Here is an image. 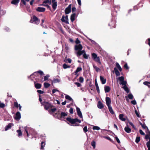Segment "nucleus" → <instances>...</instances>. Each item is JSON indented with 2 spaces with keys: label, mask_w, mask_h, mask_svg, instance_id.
I'll return each instance as SVG.
<instances>
[{
  "label": "nucleus",
  "mask_w": 150,
  "mask_h": 150,
  "mask_svg": "<svg viewBox=\"0 0 150 150\" xmlns=\"http://www.w3.org/2000/svg\"><path fill=\"white\" fill-rule=\"evenodd\" d=\"M116 67L117 68L119 69L120 71H121L122 70V69L121 68L119 64V63L117 62H116Z\"/></svg>",
  "instance_id": "c85d7f7f"
},
{
  "label": "nucleus",
  "mask_w": 150,
  "mask_h": 150,
  "mask_svg": "<svg viewBox=\"0 0 150 150\" xmlns=\"http://www.w3.org/2000/svg\"><path fill=\"white\" fill-rule=\"evenodd\" d=\"M63 68L64 69H66L68 68H69L70 67L69 66L65 64H64L63 65Z\"/></svg>",
  "instance_id": "f704fd0d"
},
{
  "label": "nucleus",
  "mask_w": 150,
  "mask_h": 150,
  "mask_svg": "<svg viewBox=\"0 0 150 150\" xmlns=\"http://www.w3.org/2000/svg\"><path fill=\"white\" fill-rule=\"evenodd\" d=\"M108 107V109L109 110L110 112L112 114H114V112L113 111V110L111 106H110Z\"/></svg>",
  "instance_id": "393cba45"
},
{
  "label": "nucleus",
  "mask_w": 150,
  "mask_h": 150,
  "mask_svg": "<svg viewBox=\"0 0 150 150\" xmlns=\"http://www.w3.org/2000/svg\"><path fill=\"white\" fill-rule=\"evenodd\" d=\"M61 79L60 77L58 76H57L55 78H54L52 81V83H57L60 82Z\"/></svg>",
  "instance_id": "0eeeda50"
},
{
  "label": "nucleus",
  "mask_w": 150,
  "mask_h": 150,
  "mask_svg": "<svg viewBox=\"0 0 150 150\" xmlns=\"http://www.w3.org/2000/svg\"><path fill=\"white\" fill-rule=\"evenodd\" d=\"M76 10V8L75 7H73L72 8V12H74Z\"/></svg>",
  "instance_id": "69168bd1"
},
{
  "label": "nucleus",
  "mask_w": 150,
  "mask_h": 150,
  "mask_svg": "<svg viewBox=\"0 0 150 150\" xmlns=\"http://www.w3.org/2000/svg\"><path fill=\"white\" fill-rule=\"evenodd\" d=\"M140 140V138L139 137H137L136 138V140H135V142L138 143Z\"/></svg>",
  "instance_id": "a19ab883"
},
{
  "label": "nucleus",
  "mask_w": 150,
  "mask_h": 150,
  "mask_svg": "<svg viewBox=\"0 0 150 150\" xmlns=\"http://www.w3.org/2000/svg\"><path fill=\"white\" fill-rule=\"evenodd\" d=\"M106 102V104L108 106H111L110 105V104L111 103V101L110 98L108 97H107L105 99Z\"/></svg>",
  "instance_id": "f8f14e48"
},
{
  "label": "nucleus",
  "mask_w": 150,
  "mask_h": 150,
  "mask_svg": "<svg viewBox=\"0 0 150 150\" xmlns=\"http://www.w3.org/2000/svg\"><path fill=\"white\" fill-rule=\"evenodd\" d=\"M75 42L76 44H78L80 43V41L78 39V38H77L76 39V40L75 41Z\"/></svg>",
  "instance_id": "bf43d9fd"
},
{
  "label": "nucleus",
  "mask_w": 150,
  "mask_h": 150,
  "mask_svg": "<svg viewBox=\"0 0 150 150\" xmlns=\"http://www.w3.org/2000/svg\"><path fill=\"white\" fill-rule=\"evenodd\" d=\"M125 131L128 133H130L131 132V129L128 127H125Z\"/></svg>",
  "instance_id": "5701e85b"
},
{
  "label": "nucleus",
  "mask_w": 150,
  "mask_h": 150,
  "mask_svg": "<svg viewBox=\"0 0 150 150\" xmlns=\"http://www.w3.org/2000/svg\"><path fill=\"white\" fill-rule=\"evenodd\" d=\"M67 61H68V62L69 63H71V59H70L68 58L67 59Z\"/></svg>",
  "instance_id": "774afa93"
},
{
  "label": "nucleus",
  "mask_w": 150,
  "mask_h": 150,
  "mask_svg": "<svg viewBox=\"0 0 150 150\" xmlns=\"http://www.w3.org/2000/svg\"><path fill=\"white\" fill-rule=\"evenodd\" d=\"M147 134H146L145 136V138L146 139H148L149 138H150V132L149 131L146 132Z\"/></svg>",
  "instance_id": "b1692460"
},
{
  "label": "nucleus",
  "mask_w": 150,
  "mask_h": 150,
  "mask_svg": "<svg viewBox=\"0 0 150 150\" xmlns=\"http://www.w3.org/2000/svg\"><path fill=\"white\" fill-rule=\"evenodd\" d=\"M51 1L52 3V6L54 10L56 9L57 6V2L56 1V0H51Z\"/></svg>",
  "instance_id": "6e6552de"
},
{
  "label": "nucleus",
  "mask_w": 150,
  "mask_h": 150,
  "mask_svg": "<svg viewBox=\"0 0 150 150\" xmlns=\"http://www.w3.org/2000/svg\"><path fill=\"white\" fill-rule=\"evenodd\" d=\"M44 143L43 142H42L41 143V149H43L44 147L45 146V144H44Z\"/></svg>",
  "instance_id": "c03bdc74"
},
{
  "label": "nucleus",
  "mask_w": 150,
  "mask_h": 150,
  "mask_svg": "<svg viewBox=\"0 0 150 150\" xmlns=\"http://www.w3.org/2000/svg\"><path fill=\"white\" fill-rule=\"evenodd\" d=\"M143 84L149 87H150V83L147 81H145L144 82Z\"/></svg>",
  "instance_id": "e433bc0d"
},
{
  "label": "nucleus",
  "mask_w": 150,
  "mask_h": 150,
  "mask_svg": "<svg viewBox=\"0 0 150 150\" xmlns=\"http://www.w3.org/2000/svg\"><path fill=\"white\" fill-rule=\"evenodd\" d=\"M140 124L142 125L143 128L144 129H147V131H149L147 127L145 124H142L141 123H140Z\"/></svg>",
  "instance_id": "cd10ccee"
},
{
  "label": "nucleus",
  "mask_w": 150,
  "mask_h": 150,
  "mask_svg": "<svg viewBox=\"0 0 150 150\" xmlns=\"http://www.w3.org/2000/svg\"><path fill=\"white\" fill-rule=\"evenodd\" d=\"M124 67L127 69H129V67L128 66L127 63H126L125 64V65L124 66Z\"/></svg>",
  "instance_id": "680f3d73"
},
{
  "label": "nucleus",
  "mask_w": 150,
  "mask_h": 150,
  "mask_svg": "<svg viewBox=\"0 0 150 150\" xmlns=\"http://www.w3.org/2000/svg\"><path fill=\"white\" fill-rule=\"evenodd\" d=\"M131 103L133 105H136L137 104V102L135 100H133L131 101Z\"/></svg>",
  "instance_id": "5fc2aeb1"
},
{
  "label": "nucleus",
  "mask_w": 150,
  "mask_h": 150,
  "mask_svg": "<svg viewBox=\"0 0 150 150\" xmlns=\"http://www.w3.org/2000/svg\"><path fill=\"white\" fill-rule=\"evenodd\" d=\"M71 5L69 4L65 10V13L66 14L69 13L71 11Z\"/></svg>",
  "instance_id": "1a4fd4ad"
},
{
  "label": "nucleus",
  "mask_w": 150,
  "mask_h": 150,
  "mask_svg": "<svg viewBox=\"0 0 150 150\" xmlns=\"http://www.w3.org/2000/svg\"><path fill=\"white\" fill-rule=\"evenodd\" d=\"M5 106V105L3 103H0V107L1 108H3Z\"/></svg>",
  "instance_id": "3c124183"
},
{
  "label": "nucleus",
  "mask_w": 150,
  "mask_h": 150,
  "mask_svg": "<svg viewBox=\"0 0 150 150\" xmlns=\"http://www.w3.org/2000/svg\"><path fill=\"white\" fill-rule=\"evenodd\" d=\"M67 114L65 112H62L61 113V116L62 117H64L65 116H67Z\"/></svg>",
  "instance_id": "473e14b6"
},
{
  "label": "nucleus",
  "mask_w": 150,
  "mask_h": 150,
  "mask_svg": "<svg viewBox=\"0 0 150 150\" xmlns=\"http://www.w3.org/2000/svg\"><path fill=\"white\" fill-rule=\"evenodd\" d=\"M30 0H21V2L24 5H26V2H29Z\"/></svg>",
  "instance_id": "c756f323"
},
{
  "label": "nucleus",
  "mask_w": 150,
  "mask_h": 150,
  "mask_svg": "<svg viewBox=\"0 0 150 150\" xmlns=\"http://www.w3.org/2000/svg\"><path fill=\"white\" fill-rule=\"evenodd\" d=\"M14 106L17 108H18L19 107V105L17 102H15L14 103Z\"/></svg>",
  "instance_id": "a18cd8bd"
},
{
  "label": "nucleus",
  "mask_w": 150,
  "mask_h": 150,
  "mask_svg": "<svg viewBox=\"0 0 150 150\" xmlns=\"http://www.w3.org/2000/svg\"><path fill=\"white\" fill-rule=\"evenodd\" d=\"M49 76H50L48 75H47L46 76H45L44 77V81L47 80L48 79V78Z\"/></svg>",
  "instance_id": "49530a36"
},
{
  "label": "nucleus",
  "mask_w": 150,
  "mask_h": 150,
  "mask_svg": "<svg viewBox=\"0 0 150 150\" xmlns=\"http://www.w3.org/2000/svg\"><path fill=\"white\" fill-rule=\"evenodd\" d=\"M21 117V114L19 112H17L16 115L15 119L16 120H19Z\"/></svg>",
  "instance_id": "ddd939ff"
},
{
  "label": "nucleus",
  "mask_w": 150,
  "mask_h": 150,
  "mask_svg": "<svg viewBox=\"0 0 150 150\" xmlns=\"http://www.w3.org/2000/svg\"><path fill=\"white\" fill-rule=\"evenodd\" d=\"M82 54H83V56L84 58L86 59H88L89 55L86 54V52L84 50H82L81 52H77L76 53V55L79 58L80 56Z\"/></svg>",
  "instance_id": "f03ea898"
},
{
  "label": "nucleus",
  "mask_w": 150,
  "mask_h": 150,
  "mask_svg": "<svg viewBox=\"0 0 150 150\" xmlns=\"http://www.w3.org/2000/svg\"><path fill=\"white\" fill-rule=\"evenodd\" d=\"M115 74L116 76H119L120 75V72L118 71H117L115 73Z\"/></svg>",
  "instance_id": "338daca9"
},
{
  "label": "nucleus",
  "mask_w": 150,
  "mask_h": 150,
  "mask_svg": "<svg viewBox=\"0 0 150 150\" xmlns=\"http://www.w3.org/2000/svg\"><path fill=\"white\" fill-rule=\"evenodd\" d=\"M67 120L72 124H74L76 122H78L79 123L81 122V120L77 118L73 119L70 117H67Z\"/></svg>",
  "instance_id": "39448f33"
},
{
  "label": "nucleus",
  "mask_w": 150,
  "mask_h": 150,
  "mask_svg": "<svg viewBox=\"0 0 150 150\" xmlns=\"http://www.w3.org/2000/svg\"><path fill=\"white\" fill-rule=\"evenodd\" d=\"M92 56L93 59L95 61L100 63V61L99 57H98L97 54L95 53H93L92 54Z\"/></svg>",
  "instance_id": "423d86ee"
},
{
  "label": "nucleus",
  "mask_w": 150,
  "mask_h": 150,
  "mask_svg": "<svg viewBox=\"0 0 150 150\" xmlns=\"http://www.w3.org/2000/svg\"><path fill=\"white\" fill-rule=\"evenodd\" d=\"M44 106V108L47 110L49 108L52 107V106L51 104L47 101H44L41 103Z\"/></svg>",
  "instance_id": "20e7f679"
},
{
  "label": "nucleus",
  "mask_w": 150,
  "mask_h": 150,
  "mask_svg": "<svg viewBox=\"0 0 150 150\" xmlns=\"http://www.w3.org/2000/svg\"><path fill=\"white\" fill-rule=\"evenodd\" d=\"M135 112L137 116L138 117H140V115L136 110H135Z\"/></svg>",
  "instance_id": "37998d69"
},
{
  "label": "nucleus",
  "mask_w": 150,
  "mask_h": 150,
  "mask_svg": "<svg viewBox=\"0 0 150 150\" xmlns=\"http://www.w3.org/2000/svg\"><path fill=\"white\" fill-rule=\"evenodd\" d=\"M128 97L129 99H133V96L132 94H129L128 95Z\"/></svg>",
  "instance_id": "ea45409f"
},
{
  "label": "nucleus",
  "mask_w": 150,
  "mask_h": 150,
  "mask_svg": "<svg viewBox=\"0 0 150 150\" xmlns=\"http://www.w3.org/2000/svg\"><path fill=\"white\" fill-rule=\"evenodd\" d=\"M83 130L85 132H87L88 130H87V126L84 127L83 128Z\"/></svg>",
  "instance_id": "603ef678"
},
{
  "label": "nucleus",
  "mask_w": 150,
  "mask_h": 150,
  "mask_svg": "<svg viewBox=\"0 0 150 150\" xmlns=\"http://www.w3.org/2000/svg\"><path fill=\"white\" fill-rule=\"evenodd\" d=\"M24 129H25V132H26V133H27V136L28 137V135H29V134H28V131H27V127H24Z\"/></svg>",
  "instance_id": "13d9d810"
},
{
  "label": "nucleus",
  "mask_w": 150,
  "mask_h": 150,
  "mask_svg": "<svg viewBox=\"0 0 150 150\" xmlns=\"http://www.w3.org/2000/svg\"><path fill=\"white\" fill-rule=\"evenodd\" d=\"M41 5L47 6L48 8H49L50 9H51L50 6L48 5L42 4Z\"/></svg>",
  "instance_id": "e2e57ef3"
},
{
  "label": "nucleus",
  "mask_w": 150,
  "mask_h": 150,
  "mask_svg": "<svg viewBox=\"0 0 150 150\" xmlns=\"http://www.w3.org/2000/svg\"><path fill=\"white\" fill-rule=\"evenodd\" d=\"M82 70V69L81 67H78L76 70V71L75 72V74L77 76H78V75L77 74V73L81 71Z\"/></svg>",
  "instance_id": "aec40b11"
},
{
  "label": "nucleus",
  "mask_w": 150,
  "mask_h": 150,
  "mask_svg": "<svg viewBox=\"0 0 150 150\" xmlns=\"http://www.w3.org/2000/svg\"><path fill=\"white\" fill-rule=\"evenodd\" d=\"M17 132L18 133V136H21L22 135V133L21 130L19 129L17 131Z\"/></svg>",
  "instance_id": "2f4dec72"
},
{
  "label": "nucleus",
  "mask_w": 150,
  "mask_h": 150,
  "mask_svg": "<svg viewBox=\"0 0 150 150\" xmlns=\"http://www.w3.org/2000/svg\"><path fill=\"white\" fill-rule=\"evenodd\" d=\"M91 145L93 146V148L95 149L96 147V142L94 141H93L91 143Z\"/></svg>",
  "instance_id": "58836bf2"
},
{
  "label": "nucleus",
  "mask_w": 150,
  "mask_h": 150,
  "mask_svg": "<svg viewBox=\"0 0 150 150\" xmlns=\"http://www.w3.org/2000/svg\"><path fill=\"white\" fill-rule=\"evenodd\" d=\"M83 48V46L81 44L76 45L75 46V53L76 55V53L77 52H81Z\"/></svg>",
  "instance_id": "7ed1b4c3"
},
{
  "label": "nucleus",
  "mask_w": 150,
  "mask_h": 150,
  "mask_svg": "<svg viewBox=\"0 0 150 150\" xmlns=\"http://www.w3.org/2000/svg\"><path fill=\"white\" fill-rule=\"evenodd\" d=\"M118 80L120 81V84L122 86H124L122 87V88L127 92L129 93V90L128 88L127 87L126 84L127 82L126 81H124V78L123 76H121L118 78L117 79Z\"/></svg>",
  "instance_id": "f257e3e1"
},
{
  "label": "nucleus",
  "mask_w": 150,
  "mask_h": 150,
  "mask_svg": "<svg viewBox=\"0 0 150 150\" xmlns=\"http://www.w3.org/2000/svg\"><path fill=\"white\" fill-rule=\"evenodd\" d=\"M35 86L37 89H39L41 88V85L39 83H35Z\"/></svg>",
  "instance_id": "a878e982"
},
{
  "label": "nucleus",
  "mask_w": 150,
  "mask_h": 150,
  "mask_svg": "<svg viewBox=\"0 0 150 150\" xmlns=\"http://www.w3.org/2000/svg\"><path fill=\"white\" fill-rule=\"evenodd\" d=\"M19 0H13L11 1V3L12 4L16 5L18 3Z\"/></svg>",
  "instance_id": "bb28decb"
},
{
  "label": "nucleus",
  "mask_w": 150,
  "mask_h": 150,
  "mask_svg": "<svg viewBox=\"0 0 150 150\" xmlns=\"http://www.w3.org/2000/svg\"><path fill=\"white\" fill-rule=\"evenodd\" d=\"M75 16L76 14L75 13H74L71 15L70 19L72 22H73L75 20Z\"/></svg>",
  "instance_id": "2eb2a0df"
},
{
  "label": "nucleus",
  "mask_w": 150,
  "mask_h": 150,
  "mask_svg": "<svg viewBox=\"0 0 150 150\" xmlns=\"http://www.w3.org/2000/svg\"><path fill=\"white\" fill-rule=\"evenodd\" d=\"M124 115L123 114H120L119 115V118L121 120L125 121L126 120V119L124 117Z\"/></svg>",
  "instance_id": "dca6fc26"
},
{
  "label": "nucleus",
  "mask_w": 150,
  "mask_h": 150,
  "mask_svg": "<svg viewBox=\"0 0 150 150\" xmlns=\"http://www.w3.org/2000/svg\"><path fill=\"white\" fill-rule=\"evenodd\" d=\"M100 79L103 84H104L106 83V79H105L103 76H100Z\"/></svg>",
  "instance_id": "f3484780"
},
{
  "label": "nucleus",
  "mask_w": 150,
  "mask_h": 150,
  "mask_svg": "<svg viewBox=\"0 0 150 150\" xmlns=\"http://www.w3.org/2000/svg\"><path fill=\"white\" fill-rule=\"evenodd\" d=\"M84 79L82 77H80L79 78V81L81 83H82Z\"/></svg>",
  "instance_id": "de8ad7c7"
},
{
  "label": "nucleus",
  "mask_w": 150,
  "mask_h": 150,
  "mask_svg": "<svg viewBox=\"0 0 150 150\" xmlns=\"http://www.w3.org/2000/svg\"><path fill=\"white\" fill-rule=\"evenodd\" d=\"M76 111L78 115L81 118H82V115L80 108L78 107L76 108Z\"/></svg>",
  "instance_id": "9b49d317"
},
{
  "label": "nucleus",
  "mask_w": 150,
  "mask_h": 150,
  "mask_svg": "<svg viewBox=\"0 0 150 150\" xmlns=\"http://www.w3.org/2000/svg\"><path fill=\"white\" fill-rule=\"evenodd\" d=\"M96 89L98 93H100V89L98 86H96Z\"/></svg>",
  "instance_id": "052dcab7"
},
{
  "label": "nucleus",
  "mask_w": 150,
  "mask_h": 150,
  "mask_svg": "<svg viewBox=\"0 0 150 150\" xmlns=\"http://www.w3.org/2000/svg\"><path fill=\"white\" fill-rule=\"evenodd\" d=\"M69 112L71 114L73 113V109L72 108H71L69 109Z\"/></svg>",
  "instance_id": "864d4df0"
},
{
  "label": "nucleus",
  "mask_w": 150,
  "mask_h": 150,
  "mask_svg": "<svg viewBox=\"0 0 150 150\" xmlns=\"http://www.w3.org/2000/svg\"><path fill=\"white\" fill-rule=\"evenodd\" d=\"M45 9L44 8L38 7L36 9V10L39 12H43L45 11Z\"/></svg>",
  "instance_id": "4468645a"
},
{
  "label": "nucleus",
  "mask_w": 150,
  "mask_h": 150,
  "mask_svg": "<svg viewBox=\"0 0 150 150\" xmlns=\"http://www.w3.org/2000/svg\"><path fill=\"white\" fill-rule=\"evenodd\" d=\"M37 92L39 93L42 94L44 93V91L41 90H38Z\"/></svg>",
  "instance_id": "09e8293b"
},
{
  "label": "nucleus",
  "mask_w": 150,
  "mask_h": 150,
  "mask_svg": "<svg viewBox=\"0 0 150 150\" xmlns=\"http://www.w3.org/2000/svg\"><path fill=\"white\" fill-rule=\"evenodd\" d=\"M115 139H116L117 142L118 143H120V141L119 139L117 137H115Z\"/></svg>",
  "instance_id": "0e129e2a"
},
{
  "label": "nucleus",
  "mask_w": 150,
  "mask_h": 150,
  "mask_svg": "<svg viewBox=\"0 0 150 150\" xmlns=\"http://www.w3.org/2000/svg\"><path fill=\"white\" fill-rule=\"evenodd\" d=\"M44 87L45 88H47L49 87H50V85L48 83H44Z\"/></svg>",
  "instance_id": "7c9ffc66"
},
{
  "label": "nucleus",
  "mask_w": 150,
  "mask_h": 150,
  "mask_svg": "<svg viewBox=\"0 0 150 150\" xmlns=\"http://www.w3.org/2000/svg\"><path fill=\"white\" fill-rule=\"evenodd\" d=\"M104 89L105 93H108L110 91V88L109 86H105L104 87Z\"/></svg>",
  "instance_id": "a211bd4d"
},
{
  "label": "nucleus",
  "mask_w": 150,
  "mask_h": 150,
  "mask_svg": "<svg viewBox=\"0 0 150 150\" xmlns=\"http://www.w3.org/2000/svg\"><path fill=\"white\" fill-rule=\"evenodd\" d=\"M13 125L12 124H9L8 125H7L5 127V130L6 131L7 130L9 129L11 127V126H13Z\"/></svg>",
  "instance_id": "4be33fe9"
},
{
  "label": "nucleus",
  "mask_w": 150,
  "mask_h": 150,
  "mask_svg": "<svg viewBox=\"0 0 150 150\" xmlns=\"http://www.w3.org/2000/svg\"><path fill=\"white\" fill-rule=\"evenodd\" d=\"M61 20L62 22H64L66 23L69 24V22L66 20L65 17L64 16H62V18L61 19Z\"/></svg>",
  "instance_id": "412c9836"
},
{
  "label": "nucleus",
  "mask_w": 150,
  "mask_h": 150,
  "mask_svg": "<svg viewBox=\"0 0 150 150\" xmlns=\"http://www.w3.org/2000/svg\"><path fill=\"white\" fill-rule=\"evenodd\" d=\"M74 84L78 87H80L81 86V84L78 82H75Z\"/></svg>",
  "instance_id": "8fccbe9b"
},
{
  "label": "nucleus",
  "mask_w": 150,
  "mask_h": 150,
  "mask_svg": "<svg viewBox=\"0 0 150 150\" xmlns=\"http://www.w3.org/2000/svg\"><path fill=\"white\" fill-rule=\"evenodd\" d=\"M65 98L69 100H72V98L69 95H67L65 96Z\"/></svg>",
  "instance_id": "4c0bfd02"
},
{
  "label": "nucleus",
  "mask_w": 150,
  "mask_h": 150,
  "mask_svg": "<svg viewBox=\"0 0 150 150\" xmlns=\"http://www.w3.org/2000/svg\"><path fill=\"white\" fill-rule=\"evenodd\" d=\"M146 145L148 148V150H150V137L149 141L147 142L146 143Z\"/></svg>",
  "instance_id": "72a5a7b5"
},
{
  "label": "nucleus",
  "mask_w": 150,
  "mask_h": 150,
  "mask_svg": "<svg viewBox=\"0 0 150 150\" xmlns=\"http://www.w3.org/2000/svg\"><path fill=\"white\" fill-rule=\"evenodd\" d=\"M56 91L59 92V91L57 89H53L52 90V92L53 93H55Z\"/></svg>",
  "instance_id": "6e6d98bb"
},
{
  "label": "nucleus",
  "mask_w": 150,
  "mask_h": 150,
  "mask_svg": "<svg viewBox=\"0 0 150 150\" xmlns=\"http://www.w3.org/2000/svg\"><path fill=\"white\" fill-rule=\"evenodd\" d=\"M97 106L98 108L100 109H102L103 107V104L100 101L98 102Z\"/></svg>",
  "instance_id": "6ab92c4d"
},
{
  "label": "nucleus",
  "mask_w": 150,
  "mask_h": 150,
  "mask_svg": "<svg viewBox=\"0 0 150 150\" xmlns=\"http://www.w3.org/2000/svg\"><path fill=\"white\" fill-rule=\"evenodd\" d=\"M100 129V128L97 126H94L93 127V130H98Z\"/></svg>",
  "instance_id": "c9c22d12"
},
{
  "label": "nucleus",
  "mask_w": 150,
  "mask_h": 150,
  "mask_svg": "<svg viewBox=\"0 0 150 150\" xmlns=\"http://www.w3.org/2000/svg\"><path fill=\"white\" fill-rule=\"evenodd\" d=\"M139 132H140V133L142 135H145V133L143 132L141 129H140L139 130Z\"/></svg>",
  "instance_id": "4d7b16f0"
},
{
  "label": "nucleus",
  "mask_w": 150,
  "mask_h": 150,
  "mask_svg": "<svg viewBox=\"0 0 150 150\" xmlns=\"http://www.w3.org/2000/svg\"><path fill=\"white\" fill-rule=\"evenodd\" d=\"M37 73H39L40 75H41L43 74V72L41 71H38L37 72H35L33 74H36Z\"/></svg>",
  "instance_id": "79ce46f5"
},
{
  "label": "nucleus",
  "mask_w": 150,
  "mask_h": 150,
  "mask_svg": "<svg viewBox=\"0 0 150 150\" xmlns=\"http://www.w3.org/2000/svg\"><path fill=\"white\" fill-rule=\"evenodd\" d=\"M32 20H33V22H34V23L38 24L39 23V20L38 19V18L35 16H33Z\"/></svg>",
  "instance_id": "9d476101"
}]
</instances>
